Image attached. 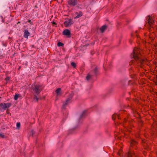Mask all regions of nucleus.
Returning a JSON list of instances; mask_svg holds the SVG:
<instances>
[{
    "label": "nucleus",
    "mask_w": 157,
    "mask_h": 157,
    "mask_svg": "<svg viewBox=\"0 0 157 157\" xmlns=\"http://www.w3.org/2000/svg\"><path fill=\"white\" fill-rule=\"evenodd\" d=\"M141 56L140 50L138 48H135L133 50L131 57L140 64H142L144 61V60L141 58Z\"/></svg>",
    "instance_id": "1"
},
{
    "label": "nucleus",
    "mask_w": 157,
    "mask_h": 157,
    "mask_svg": "<svg viewBox=\"0 0 157 157\" xmlns=\"http://www.w3.org/2000/svg\"><path fill=\"white\" fill-rule=\"evenodd\" d=\"M32 89L34 92L36 94L38 95L43 90L42 86L39 85H35L32 87Z\"/></svg>",
    "instance_id": "2"
},
{
    "label": "nucleus",
    "mask_w": 157,
    "mask_h": 157,
    "mask_svg": "<svg viewBox=\"0 0 157 157\" xmlns=\"http://www.w3.org/2000/svg\"><path fill=\"white\" fill-rule=\"evenodd\" d=\"M73 97V94H70L67 98L65 101L63 102V104L62 107V109L65 108L66 105L70 103L71 102V100Z\"/></svg>",
    "instance_id": "3"
},
{
    "label": "nucleus",
    "mask_w": 157,
    "mask_h": 157,
    "mask_svg": "<svg viewBox=\"0 0 157 157\" xmlns=\"http://www.w3.org/2000/svg\"><path fill=\"white\" fill-rule=\"evenodd\" d=\"M124 122H125L124 124V126L125 127L126 129L125 130L128 131L129 132H130L129 130V128H131L132 127V125L131 122L129 121H127L126 119V118L124 119Z\"/></svg>",
    "instance_id": "4"
},
{
    "label": "nucleus",
    "mask_w": 157,
    "mask_h": 157,
    "mask_svg": "<svg viewBox=\"0 0 157 157\" xmlns=\"http://www.w3.org/2000/svg\"><path fill=\"white\" fill-rule=\"evenodd\" d=\"M98 68L97 67H96L92 71V72L93 73L92 75L88 74L86 77V79L87 80L92 78V76L93 75H96L98 73Z\"/></svg>",
    "instance_id": "5"
},
{
    "label": "nucleus",
    "mask_w": 157,
    "mask_h": 157,
    "mask_svg": "<svg viewBox=\"0 0 157 157\" xmlns=\"http://www.w3.org/2000/svg\"><path fill=\"white\" fill-rule=\"evenodd\" d=\"M11 104L10 103H1L0 104V109H3L5 110L7 108H9L11 106Z\"/></svg>",
    "instance_id": "6"
},
{
    "label": "nucleus",
    "mask_w": 157,
    "mask_h": 157,
    "mask_svg": "<svg viewBox=\"0 0 157 157\" xmlns=\"http://www.w3.org/2000/svg\"><path fill=\"white\" fill-rule=\"evenodd\" d=\"M74 23V20L72 19H70L65 21L64 23V24L66 27H68L71 26Z\"/></svg>",
    "instance_id": "7"
},
{
    "label": "nucleus",
    "mask_w": 157,
    "mask_h": 157,
    "mask_svg": "<svg viewBox=\"0 0 157 157\" xmlns=\"http://www.w3.org/2000/svg\"><path fill=\"white\" fill-rule=\"evenodd\" d=\"M147 21V23L151 27H152L153 25H155L154 20L153 18L151 17L150 16H148L146 18Z\"/></svg>",
    "instance_id": "8"
},
{
    "label": "nucleus",
    "mask_w": 157,
    "mask_h": 157,
    "mask_svg": "<svg viewBox=\"0 0 157 157\" xmlns=\"http://www.w3.org/2000/svg\"><path fill=\"white\" fill-rule=\"evenodd\" d=\"M68 4L71 6H74L77 3V0H68Z\"/></svg>",
    "instance_id": "9"
},
{
    "label": "nucleus",
    "mask_w": 157,
    "mask_h": 157,
    "mask_svg": "<svg viewBox=\"0 0 157 157\" xmlns=\"http://www.w3.org/2000/svg\"><path fill=\"white\" fill-rule=\"evenodd\" d=\"M63 35L67 36H69L71 35V32L68 29H66L63 30Z\"/></svg>",
    "instance_id": "10"
},
{
    "label": "nucleus",
    "mask_w": 157,
    "mask_h": 157,
    "mask_svg": "<svg viewBox=\"0 0 157 157\" xmlns=\"http://www.w3.org/2000/svg\"><path fill=\"white\" fill-rule=\"evenodd\" d=\"M128 157H136V155L134 152L132 151L128 152Z\"/></svg>",
    "instance_id": "11"
},
{
    "label": "nucleus",
    "mask_w": 157,
    "mask_h": 157,
    "mask_svg": "<svg viewBox=\"0 0 157 157\" xmlns=\"http://www.w3.org/2000/svg\"><path fill=\"white\" fill-rule=\"evenodd\" d=\"M30 35V33L29 32L28 30L26 29L25 30L24 36L25 38L28 39V36Z\"/></svg>",
    "instance_id": "12"
},
{
    "label": "nucleus",
    "mask_w": 157,
    "mask_h": 157,
    "mask_svg": "<svg viewBox=\"0 0 157 157\" xmlns=\"http://www.w3.org/2000/svg\"><path fill=\"white\" fill-rule=\"evenodd\" d=\"M75 14L76 15V16L74 17V18L75 19L79 18L82 16L83 15L81 11H80L79 12H76Z\"/></svg>",
    "instance_id": "13"
},
{
    "label": "nucleus",
    "mask_w": 157,
    "mask_h": 157,
    "mask_svg": "<svg viewBox=\"0 0 157 157\" xmlns=\"http://www.w3.org/2000/svg\"><path fill=\"white\" fill-rule=\"evenodd\" d=\"M120 115L119 114H114L112 116V119L113 120H115L116 118H117L118 119H119L120 117Z\"/></svg>",
    "instance_id": "14"
},
{
    "label": "nucleus",
    "mask_w": 157,
    "mask_h": 157,
    "mask_svg": "<svg viewBox=\"0 0 157 157\" xmlns=\"http://www.w3.org/2000/svg\"><path fill=\"white\" fill-rule=\"evenodd\" d=\"M86 110L83 111L80 116L79 118L80 119L82 118L86 115Z\"/></svg>",
    "instance_id": "15"
},
{
    "label": "nucleus",
    "mask_w": 157,
    "mask_h": 157,
    "mask_svg": "<svg viewBox=\"0 0 157 157\" xmlns=\"http://www.w3.org/2000/svg\"><path fill=\"white\" fill-rule=\"evenodd\" d=\"M107 26L106 25H103L100 28V30L101 33L103 32L107 28Z\"/></svg>",
    "instance_id": "16"
},
{
    "label": "nucleus",
    "mask_w": 157,
    "mask_h": 157,
    "mask_svg": "<svg viewBox=\"0 0 157 157\" xmlns=\"http://www.w3.org/2000/svg\"><path fill=\"white\" fill-rule=\"evenodd\" d=\"M61 89L60 88H58L56 91L57 95H59L60 94Z\"/></svg>",
    "instance_id": "17"
},
{
    "label": "nucleus",
    "mask_w": 157,
    "mask_h": 157,
    "mask_svg": "<svg viewBox=\"0 0 157 157\" xmlns=\"http://www.w3.org/2000/svg\"><path fill=\"white\" fill-rule=\"evenodd\" d=\"M136 141H135L134 140H132V141L130 143L131 146H132L134 144H136Z\"/></svg>",
    "instance_id": "18"
},
{
    "label": "nucleus",
    "mask_w": 157,
    "mask_h": 157,
    "mask_svg": "<svg viewBox=\"0 0 157 157\" xmlns=\"http://www.w3.org/2000/svg\"><path fill=\"white\" fill-rule=\"evenodd\" d=\"M19 96V94H15L14 97V99L15 100H17V99Z\"/></svg>",
    "instance_id": "19"
},
{
    "label": "nucleus",
    "mask_w": 157,
    "mask_h": 157,
    "mask_svg": "<svg viewBox=\"0 0 157 157\" xmlns=\"http://www.w3.org/2000/svg\"><path fill=\"white\" fill-rule=\"evenodd\" d=\"M63 45V44L62 43L60 42H58V44H57V45L58 46H62Z\"/></svg>",
    "instance_id": "20"
},
{
    "label": "nucleus",
    "mask_w": 157,
    "mask_h": 157,
    "mask_svg": "<svg viewBox=\"0 0 157 157\" xmlns=\"http://www.w3.org/2000/svg\"><path fill=\"white\" fill-rule=\"evenodd\" d=\"M71 65L73 67H76V63L73 62H72L71 63Z\"/></svg>",
    "instance_id": "21"
},
{
    "label": "nucleus",
    "mask_w": 157,
    "mask_h": 157,
    "mask_svg": "<svg viewBox=\"0 0 157 157\" xmlns=\"http://www.w3.org/2000/svg\"><path fill=\"white\" fill-rule=\"evenodd\" d=\"M34 100H36V101H37L38 100V98L37 96L35 94L34 95Z\"/></svg>",
    "instance_id": "22"
},
{
    "label": "nucleus",
    "mask_w": 157,
    "mask_h": 157,
    "mask_svg": "<svg viewBox=\"0 0 157 157\" xmlns=\"http://www.w3.org/2000/svg\"><path fill=\"white\" fill-rule=\"evenodd\" d=\"M17 127V128H18L20 126V122H17V123L16 124Z\"/></svg>",
    "instance_id": "23"
},
{
    "label": "nucleus",
    "mask_w": 157,
    "mask_h": 157,
    "mask_svg": "<svg viewBox=\"0 0 157 157\" xmlns=\"http://www.w3.org/2000/svg\"><path fill=\"white\" fill-rule=\"evenodd\" d=\"M0 136L2 138H4L5 137V136L0 133Z\"/></svg>",
    "instance_id": "24"
},
{
    "label": "nucleus",
    "mask_w": 157,
    "mask_h": 157,
    "mask_svg": "<svg viewBox=\"0 0 157 157\" xmlns=\"http://www.w3.org/2000/svg\"><path fill=\"white\" fill-rule=\"evenodd\" d=\"M6 80H9L10 79V77H7L6 78Z\"/></svg>",
    "instance_id": "25"
},
{
    "label": "nucleus",
    "mask_w": 157,
    "mask_h": 157,
    "mask_svg": "<svg viewBox=\"0 0 157 157\" xmlns=\"http://www.w3.org/2000/svg\"><path fill=\"white\" fill-rule=\"evenodd\" d=\"M28 22L30 23L31 24H32V22L30 20H28Z\"/></svg>",
    "instance_id": "26"
},
{
    "label": "nucleus",
    "mask_w": 157,
    "mask_h": 157,
    "mask_svg": "<svg viewBox=\"0 0 157 157\" xmlns=\"http://www.w3.org/2000/svg\"><path fill=\"white\" fill-rule=\"evenodd\" d=\"M129 82V81H128L127 79L125 83V84H126L127 82V84H128V82Z\"/></svg>",
    "instance_id": "27"
},
{
    "label": "nucleus",
    "mask_w": 157,
    "mask_h": 157,
    "mask_svg": "<svg viewBox=\"0 0 157 157\" xmlns=\"http://www.w3.org/2000/svg\"><path fill=\"white\" fill-rule=\"evenodd\" d=\"M53 24H56V23H55V22H53Z\"/></svg>",
    "instance_id": "28"
},
{
    "label": "nucleus",
    "mask_w": 157,
    "mask_h": 157,
    "mask_svg": "<svg viewBox=\"0 0 157 157\" xmlns=\"http://www.w3.org/2000/svg\"><path fill=\"white\" fill-rule=\"evenodd\" d=\"M128 107H129V108H131V109H132V108H131V107H130V106H129V105H128Z\"/></svg>",
    "instance_id": "29"
},
{
    "label": "nucleus",
    "mask_w": 157,
    "mask_h": 157,
    "mask_svg": "<svg viewBox=\"0 0 157 157\" xmlns=\"http://www.w3.org/2000/svg\"><path fill=\"white\" fill-rule=\"evenodd\" d=\"M72 130H70V133H71V132H71V131Z\"/></svg>",
    "instance_id": "30"
},
{
    "label": "nucleus",
    "mask_w": 157,
    "mask_h": 157,
    "mask_svg": "<svg viewBox=\"0 0 157 157\" xmlns=\"http://www.w3.org/2000/svg\"><path fill=\"white\" fill-rule=\"evenodd\" d=\"M1 97H0V101H1Z\"/></svg>",
    "instance_id": "31"
},
{
    "label": "nucleus",
    "mask_w": 157,
    "mask_h": 157,
    "mask_svg": "<svg viewBox=\"0 0 157 157\" xmlns=\"http://www.w3.org/2000/svg\"><path fill=\"white\" fill-rule=\"evenodd\" d=\"M2 22H4V21H3V20H2Z\"/></svg>",
    "instance_id": "32"
},
{
    "label": "nucleus",
    "mask_w": 157,
    "mask_h": 157,
    "mask_svg": "<svg viewBox=\"0 0 157 157\" xmlns=\"http://www.w3.org/2000/svg\"><path fill=\"white\" fill-rule=\"evenodd\" d=\"M136 36H137V37H138V36L137 35H136Z\"/></svg>",
    "instance_id": "33"
}]
</instances>
